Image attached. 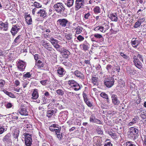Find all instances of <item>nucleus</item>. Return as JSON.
<instances>
[{
    "mask_svg": "<svg viewBox=\"0 0 146 146\" xmlns=\"http://www.w3.org/2000/svg\"><path fill=\"white\" fill-rule=\"evenodd\" d=\"M62 54L64 57L67 58L68 56L70 55V52L66 49L65 48L63 47L60 52Z\"/></svg>",
    "mask_w": 146,
    "mask_h": 146,
    "instance_id": "9",
    "label": "nucleus"
},
{
    "mask_svg": "<svg viewBox=\"0 0 146 146\" xmlns=\"http://www.w3.org/2000/svg\"><path fill=\"white\" fill-rule=\"evenodd\" d=\"M94 30L95 31L99 30L103 33H105L106 32L104 29V27L101 26L97 27L94 29Z\"/></svg>",
    "mask_w": 146,
    "mask_h": 146,
    "instance_id": "32",
    "label": "nucleus"
},
{
    "mask_svg": "<svg viewBox=\"0 0 146 146\" xmlns=\"http://www.w3.org/2000/svg\"><path fill=\"white\" fill-rule=\"evenodd\" d=\"M85 4L84 0H76L75 6L76 11H78L80 8H84Z\"/></svg>",
    "mask_w": 146,
    "mask_h": 146,
    "instance_id": "3",
    "label": "nucleus"
},
{
    "mask_svg": "<svg viewBox=\"0 0 146 146\" xmlns=\"http://www.w3.org/2000/svg\"><path fill=\"white\" fill-rule=\"evenodd\" d=\"M25 20L27 24L29 25L32 24V19L29 14L26 16Z\"/></svg>",
    "mask_w": 146,
    "mask_h": 146,
    "instance_id": "24",
    "label": "nucleus"
},
{
    "mask_svg": "<svg viewBox=\"0 0 146 146\" xmlns=\"http://www.w3.org/2000/svg\"><path fill=\"white\" fill-rule=\"evenodd\" d=\"M5 106L6 108H9L12 107L13 106V104L11 103L7 102L6 103Z\"/></svg>",
    "mask_w": 146,
    "mask_h": 146,
    "instance_id": "54",
    "label": "nucleus"
},
{
    "mask_svg": "<svg viewBox=\"0 0 146 146\" xmlns=\"http://www.w3.org/2000/svg\"><path fill=\"white\" fill-rule=\"evenodd\" d=\"M71 87L72 88H74V90L76 91L79 90L81 88L80 86L77 82L72 85Z\"/></svg>",
    "mask_w": 146,
    "mask_h": 146,
    "instance_id": "26",
    "label": "nucleus"
},
{
    "mask_svg": "<svg viewBox=\"0 0 146 146\" xmlns=\"http://www.w3.org/2000/svg\"><path fill=\"white\" fill-rule=\"evenodd\" d=\"M62 47L61 46L58 44L56 45V46H55V47L54 48L57 51L60 52L62 49Z\"/></svg>",
    "mask_w": 146,
    "mask_h": 146,
    "instance_id": "42",
    "label": "nucleus"
},
{
    "mask_svg": "<svg viewBox=\"0 0 146 146\" xmlns=\"http://www.w3.org/2000/svg\"><path fill=\"white\" fill-rule=\"evenodd\" d=\"M111 98L113 104L114 105L118 106L120 104V101L118 99L117 96L114 94H112Z\"/></svg>",
    "mask_w": 146,
    "mask_h": 146,
    "instance_id": "8",
    "label": "nucleus"
},
{
    "mask_svg": "<svg viewBox=\"0 0 146 146\" xmlns=\"http://www.w3.org/2000/svg\"><path fill=\"white\" fill-rule=\"evenodd\" d=\"M11 116L13 119H18V114L16 113H12Z\"/></svg>",
    "mask_w": 146,
    "mask_h": 146,
    "instance_id": "46",
    "label": "nucleus"
},
{
    "mask_svg": "<svg viewBox=\"0 0 146 146\" xmlns=\"http://www.w3.org/2000/svg\"><path fill=\"white\" fill-rule=\"evenodd\" d=\"M103 27H104V30L105 31L107 30H108V29H109L110 28V26L109 25V24L108 23H104L103 25Z\"/></svg>",
    "mask_w": 146,
    "mask_h": 146,
    "instance_id": "36",
    "label": "nucleus"
},
{
    "mask_svg": "<svg viewBox=\"0 0 146 146\" xmlns=\"http://www.w3.org/2000/svg\"><path fill=\"white\" fill-rule=\"evenodd\" d=\"M49 129L51 131H55V132L56 133H59L60 131L58 130V129L56 128H53V127H49Z\"/></svg>",
    "mask_w": 146,
    "mask_h": 146,
    "instance_id": "44",
    "label": "nucleus"
},
{
    "mask_svg": "<svg viewBox=\"0 0 146 146\" xmlns=\"http://www.w3.org/2000/svg\"><path fill=\"white\" fill-rule=\"evenodd\" d=\"M138 133V130L137 129L133 127H131L129 128V129L128 135L129 137L131 138L134 137V138H136L139 135Z\"/></svg>",
    "mask_w": 146,
    "mask_h": 146,
    "instance_id": "1",
    "label": "nucleus"
},
{
    "mask_svg": "<svg viewBox=\"0 0 146 146\" xmlns=\"http://www.w3.org/2000/svg\"><path fill=\"white\" fill-rule=\"evenodd\" d=\"M37 14L39 15L40 17L44 18L46 16L47 12L45 9L42 8L40 9L37 12Z\"/></svg>",
    "mask_w": 146,
    "mask_h": 146,
    "instance_id": "12",
    "label": "nucleus"
},
{
    "mask_svg": "<svg viewBox=\"0 0 146 146\" xmlns=\"http://www.w3.org/2000/svg\"><path fill=\"white\" fill-rule=\"evenodd\" d=\"M94 36L97 38L100 39L103 38L102 36L99 34L96 33L94 34Z\"/></svg>",
    "mask_w": 146,
    "mask_h": 146,
    "instance_id": "50",
    "label": "nucleus"
},
{
    "mask_svg": "<svg viewBox=\"0 0 146 146\" xmlns=\"http://www.w3.org/2000/svg\"><path fill=\"white\" fill-rule=\"evenodd\" d=\"M14 83L15 84L16 86L19 85L20 84L19 82L17 80H16L15 81Z\"/></svg>",
    "mask_w": 146,
    "mask_h": 146,
    "instance_id": "64",
    "label": "nucleus"
},
{
    "mask_svg": "<svg viewBox=\"0 0 146 146\" xmlns=\"http://www.w3.org/2000/svg\"><path fill=\"white\" fill-rule=\"evenodd\" d=\"M24 135L25 137V143L26 146H31L32 144V135H29L28 133H25Z\"/></svg>",
    "mask_w": 146,
    "mask_h": 146,
    "instance_id": "5",
    "label": "nucleus"
},
{
    "mask_svg": "<svg viewBox=\"0 0 146 146\" xmlns=\"http://www.w3.org/2000/svg\"><path fill=\"white\" fill-rule=\"evenodd\" d=\"M57 93L60 95H62L64 94V92L61 90L58 89L56 91Z\"/></svg>",
    "mask_w": 146,
    "mask_h": 146,
    "instance_id": "55",
    "label": "nucleus"
},
{
    "mask_svg": "<svg viewBox=\"0 0 146 146\" xmlns=\"http://www.w3.org/2000/svg\"><path fill=\"white\" fill-rule=\"evenodd\" d=\"M56 110H56L55 111V110H48L46 112V116L49 118H51L53 114L56 113Z\"/></svg>",
    "mask_w": 146,
    "mask_h": 146,
    "instance_id": "20",
    "label": "nucleus"
},
{
    "mask_svg": "<svg viewBox=\"0 0 146 146\" xmlns=\"http://www.w3.org/2000/svg\"><path fill=\"white\" fill-rule=\"evenodd\" d=\"M89 45V44L88 43L86 42L80 44V47L82 50L85 51L89 48L90 47Z\"/></svg>",
    "mask_w": 146,
    "mask_h": 146,
    "instance_id": "17",
    "label": "nucleus"
},
{
    "mask_svg": "<svg viewBox=\"0 0 146 146\" xmlns=\"http://www.w3.org/2000/svg\"><path fill=\"white\" fill-rule=\"evenodd\" d=\"M94 13L95 14L100 13L101 12V9L99 6L95 7L93 9Z\"/></svg>",
    "mask_w": 146,
    "mask_h": 146,
    "instance_id": "28",
    "label": "nucleus"
},
{
    "mask_svg": "<svg viewBox=\"0 0 146 146\" xmlns=\"http://www.w3.org/2000/svg\"><path fill=\"white\" fill-rule=\"evenodd\" d=\"M57 73L59 74V76L61 77L65 74V72L63 68L59 67L57 70Z\"/></svg>",
    "mask_w": 146,
    "mask_h": 146,
    "instance_id": "22",
    "label": "nucleus"
},
{
    "mask_svg": "<svg viewBox=\"0 0 146 146\" xmlns=\"http://www.w3.org/2000/svg\"><path fill=\"white\" fill-rule=\"evenodd\" d=\"M32 98L34 99H36L38 97V90L36 89L34 90L32 94Z\"/></svg>",
    "mask_w": 146,
    "mask_h": 146,
    "instance_id": "23",
    "label": "nucleus"
},
{
    "mask_svg": "<svg viewBox=\"0 0 146 146\" xmlns=\"http://www.w3.org/2000/svg\"><path fill=\"white\" fill-rule=\"evenodd\" d=\"M114 82V79L111 77L104 80V84L107 87L110 88L113 85Z\"/></svg>",
    "mask_w": 146,
    "mask_h": 146,
    "instance_id": "4",
    "label": "nucleus"
},
{
    "mask_svg": "<svg viewBox=\"0 0 146 146\" xmlns=\"http://www.w3.org/2000/svg\"><path fill=\"white\" fill-rule=\"evenodd\" d=\"M86 104L90 107H91L92 106V104L90 101H88V100H87L84 101Z\"/></svg>",
    "mask_w": 146,
    "mask_h": 146,
    "instance_id": "58",
    "label": "nucleus"
},
{
    "mask_svg": "<svg viewBox=\"0 0 146 146\" xmlns=\"http://www.w3.org/2000/svg\"><path fill=\"white\" fill-rule=\"evenodd\" d=\"M141 23L139 21H137L135 23V25L133 27L134 28H137L139 26H140L141 25Z\"/></svg>",
    "mask_w": 146,
    "mask_h": 146,
    "instance_id": "52",
    "label": "nucleus"
},
{
    "mask_svg": "<svg viewBox=\"0 0 146 146\" xmlns=\"http://www.w3.org/2000/svg\"><path fill=\"white\" fill-rule=\"evenodd\" d=\"M20 29V27L18 25H13L11 31L12 35L15 36Z\"/></svg>",
    "mask_w": 146,
    "mask_h": 146,
    "instance_id": "13",
    "label": "nucleus"
},
{
    "mask_svg": "<svg viewBox=\"0 0 146 146\" xmlns=\"http://www.w3.org/2000/svg\"><path fill=\"white\" fill-rule=\"evenodd\" d=\"M26 62L22 60H19L17 63L18 68L21 71L24 70L26 66Z\"/></svg>",
    "mask_w": 146,
    "mask_h": 146,
    "instance_id": "6",
    "label": "nucleus"
},
{
    "mask_svg": "<svg viewBox=\"0 0 146 146\" xmlns=\"http://www.w3.org/2000/svg\"><path fill=\"white\" fill-rule=\"evenodd\" d=\"M43 46L48 50L50 51H51L53 49L52 45L48 43L45 45L43 44Z\"/></svg>",
    "mask_w": 146,
    "mask_h": 146,
    "instance_id": "29",
    "label": "nucleus"
},
{
    "mask_svg": "<svg viewBox=\"0 0 146 146\" xmlns=\"http://www.w3.org/2000/svg\"><path fill=\"white\" fill-rule=\"evenodd\" d=\"M65 37V38L68 40H71L73 37L72 35L70 34H66Z\"/></svg>",
    "mask_w": 146,
    "mask_h": 146,
    "instance_id": "38",
    "label": "nucleus"
},
{
    "mask_svg": "<svg viewBox=\"0 0 146 146\" xmlns=\"http://www.w3.org/2000/svg\"><path fill=\"white\" fill-rule=\"evenodd\" d=\"M21 35H19L15 39L14 42L17 44H18L21 41L20 39Z\"/></svg>",
    "mask_w": 146,
    "mask_h": 146,
    "instance_id": "30",
    "label": "nucleus"
},
{
    "mask_svg": "<svg viewBox=\"0 0 146 146\" xmlns=\"http://www.w3.org/2000/svg\"><path fill=\"white\" fill-rule=\"evenodd\" d=\"M93 145L94 146H100L102 145H101V141L100 139L97 136L94 137L93 138Z\"/></svg>",
    "mask_w": 146,
    "mask_h": 146,
    "instance_id": "11",
    "label": "nucleus"
},
{
    "mask_svg": "<svg viewBox=\"0 0 146 146\" xmlns=\"http://www.w3.org/2000/svg\"><path fill=\"white\" fill-rule=\"evenodd\" d=\"M135 70H129V73L130 74H134L135 73Z\"/></svg>",
    "mask_w": 146,
    "mask_h": 146,
    "instance_id": "62",
    "label": "nucleus"
},
{
    "mask_svg": "<svg viewBox=\"0 0 146 146\" xmlns=\"http://www.w3.org/2000/svg\"><path fill=\"white\" fill-rule=\"evenodd\" d=\"M101 97L106 99L107 103H109L110 100L109 99L108 95L105 92H102L100 94Z\"/></svg>",
    "mask_w": 146,
    "mask_h": 146,
    "instance_id": "27",
    "label": "nucleus"
},
{
    "mask_svg": "<svg viewBox=\"0 0 146 146\" xmlns=\"http://www.w3.org/2000/svg\"><path fill=\"white\" fill-rule=\"evenodd\" d=\"M47 39L50 41L52 44H53V43H54V42H56L58 41L57 40L55 39L52 37L48 38V39Z\"/></svg>",
    "mask_w": 146,
    "mask_h": 146,
    "instance_id": "34",
    "label": "nucleus"
},
{
    "mask_svg": "<svg viewBox=\"0 0 146 146\" xmlns=\"http://www.w3.org/2000/svg\"><path fill=\"white\" fill-rule=\"evenodd\" d=\"M7 128H4L3 126H0V134L3 133L4 131H6Z\"/></svg>",
    "mask_w": 146,
    "mask_h": 146,
    "instance_id": "45",
    "label": "nucleus"
},
{
    "mask_svg": "<svg viewBox=\"0 0 146 146\" xmlns=\"http://www.w3.org/2000/svg\"><path fill=\"white\" fill-rule=\"evenodd\" d=\"M53 7L56 12L61 14H62L65 9L64 5L61 3H58L55 4Z\"/></svg>",
    "mask_w": 146,
    "mask_h": 146,
    "instance_id": "2",
    "label": "nucleus"
},
{
    "mask_svg": "<svg viewBox=\"0 0 146 146\" xmlns=\"http://www.w3.org/2000/svg\"><path fill=\"white\" fill-rule=\"evenodd\" d=\"M19 113L22 115H27L28 114V113L25 108L22 107L19 110Z\"/></svg>",
    "mask_w": 146,
    "mask_h": 146,
    "instance_id": "19",
    "label": "nucleus"
},
{
    "mask_svg": "<svg viewBox=\"0 0 146 146\" xmlns=\"http://www.w3.org/2000/svg\"><path fill=\"white\" fill-rule=\"evenodd\" d=\"M50 127H53V128H56L58 129V131H60L61 129V127L59 125L57 124H53L51 125Z\"/></svg>",
    "mask_w": 146,
    "mask_h": 146,
    "instance_id": "37",
    "label": "nucleus"
},
{
    "mask_svg": "<svg viewBox=\"0 0 146 146\" xmlns=\"http://www.w3.org/2000/svg\"><path fill=\"white\" fill-rule=\"evenodd\" d=\"M77 38L79 41L80 42L83 41L84 39V38L81 35H79L77 37Z\"/></svg>",
    "mask_w": 146,
    "mask_h": 146,
    "instance_id": "56",
    "label": "nucleus"
},
{
    "mask_svg": "<svg viewBox=\"0 0 146 146\" xmlns=\"http://www.w3.org/2000/svg\"><path fill=\"white\" fill-rule=\"evenodd\" d=\"M74 74L76 77L81 80H83L84 78V75L77 70L74 72Z\"/></svg>",
    "mask_w": 146,
    "mask_h": 146,
    "instance_id": "18",
    "label": "nucleus"
},
{
    "mask_svg": "<svg viewBox=\"0 0 146 146\" xmlns=\"http://www.w3.org/2000/svg\"><path fill=\"white\" fill-rule=\"evenodd\" d=\"M56 133L57 137L60 140L62 137V134H60V133Z\"/></svg>",
    "mask_w": 146,
    "mask_h": 146,
    "instance_id": "61",
    "label": "nucleus"
},
{
    "mask_svg": "<svg viewBox=\"0 0 146 146\" xmlns=\"http://www.w3.org/2000/svg\"><path fill=\"white\" fill-rule=\"evenodd\" d=\"M8 28V26L7 22L3 23L2 21H0V30L7 31Z\"/></svg>",
    "mask_w": 146,
    "mask_h": 146,
    "instance_id": "14",
    "label": "nucleus"
},
{
    "mask_svg": "<svg viewBox=\"0 0 146 146\" xmlns=\"http://www.w3.org/2000/svg\"><path fill=\"white\" fill-rule=\"evenodd\" d=\"M91 16L90 13L88 12L87 13L85 14L84 16V18L86 19H88Z\"/></svg>",
    "mask_w": 146,
    "mask_h": 146,
    "instance_id": "57",
    "label": "nucleus"
},
{
    "mask_svg": "<svg viewBox=\"0 0 146 146\" xmlns=\"http://www.w3.org/2000/svg\"><path fill=\"white\" fill-rule=\"evenodd\" d=\"M120 55L126 59H129V57L127 56L125 54H124L123 53L120 52L119 53Z\"/></svg>",
    "mask_w": 146,
    "mask_h": 146,
    "instance_id": "47",
    "label": "nucleus"
},
{
    "mask_svg": "<svg viewBox=\"0 0 146 146\" xmlns=\"http://www.w3.org/2000/svg\"><path fill=\"white\" fill-rule=\"evenodd\" d=\"M23 76L24 79H26L31 77V75L30 72H27L26 74H24Z\"/></svg>",
    "mask_w": 146,
    "mask_h": 146,
    "instance_id": "39",
    "label": "nucleus"
},
{
    "mask_svg": "<svg viewBox=\"0 0 146 146\" xmlns=\"http://www.w3.org/2000/svg\"><path fill=\"white\" fill-rule=\"evenodd\" d=\"M34 5L37 9L40 8L42 7L41 5L37 2H35L34 3Z\"/></svg>",
    "mask_w": 146,
    "mask_h": 146,
    "instance_id": "41",
    "label": "nucleus"
},
{
    "mask_svg": "<svg viewBox=\"0 0 146 146\" xmlns=\"http://www.w3.org/2000/svg\"><path fill=\"white\" fill-rule=\"evenodd\" d=\"M8 96L12 98H15V96L11 92H9Z\"/></svg>",
    "mask_w": 146,
    "mask_h": 146,
    "instance_id": "63",
    "label": "nucleus"
},
{
    "mask_svg": "<svg viewBox=\"0 0 146 146\" xmlns=\"http://www.w3.org/2000/svg\"><path fill=\"white\" fill-rule=\"evenodd\" d=\"M74 0H65V4L67 6L70 7L73 4Z\"/></svg>",
    "mask_w": 146,
    "mask_h": 146,
    "instance_id": "25",
    "label": "nucleus"
},
{
    "mask_svg": "<svg viewBox=\"0 0 146 146\" xmlns=\"http://www.w3.org/2000/svg\"><path fill=\"white\" fill-rule=\"evenodd\" d=\"M44 64L43 63H41L40 64H36L35 66L37 68L41 69L44 66Z\"/></svg>",
    "mask_w": 146,
    "mask_h": 146,
    "instance_id": "53",
    "label": "nucleus"
},
{
    "mask_svg": "<svg viewBox=\"0 0 146 146\" xmlns=\"http://www.w3.org/2000/svg\"><path fill=\"white\" fill-rule=\"evenodd\" d=\"M96 119V118L94 115H92L90 117V122L94 123Z\"/></svg>",
    "mask_w": 146,
    "mask_h": 146,
    "instance_id": "40",
    "label": "nucleus"
},
{
    "mask_svg": "<svg viewBox=\"0 0 146 146\" xmlns=\"http://www.w3.org/2000/svg\"><path fill=\"white\" fill-rule=\"evenodd\" d=\"M3 141L5 144L12 143L11 135L10 133L7 134L3 139Z\"/></svg>",
    "mask_w": 146,
    "mask_h": 146,
    "instance_id": "7",
    "label": "nucleus"
},
{
    "mask_svg": "<svg viewBox=\"0 0 146 146\" xmlns=\"http://www.w3.org/2000/svg\"><path fill=\"white\" fill-rule=\"evenodd\" d=\"M140 41L136 38H133L131 41V44L135 48H137L138 46L140 43Z\"/></svg>",
    "mask_w": 146,
    "mask_h": 146,
    "instance_id": "15",
    "label": "nucleus"
},
{
    "mask_svg": "<svg viewBox=\"0 0 146 146\" xmlns=\"http://www.w3.org/2000/svg\"><path fill=\"white\" fill-rule=\"evenodd\" d=\"M76 82L74 80H70L68 81V84L71 86Z\"/></svg>",
    "mask_w": 146,
    "mask_h": 146,
    "instance_id": "48",
    "label": "nucleus"
},
{
    "mask_svg": "<svg viewBox=\"0 0 146 146\" xmlns=\"http://www.w3.org/2000/svg\"><path fill=\"white\" fill-rule=\"evenodd\" d=\"M83 29V28L82 27H77L75 29L76 33L77 34H79L82 32Z\"/></svg>",
    "mask_w": 146,
    "mask_h": 146,
    "instance_id": "33",
    "label": "nucleus"
},
{
    "mask_svg": "<svg viewBox=\"0 0 146 146\" xmlns=\"http://www.w3.org/2000/svg\"><path fill=\"white\" fill-rule=\"evenodd\" d=\"M92 81L94 85H96L98 82V78L95 76H93L91 78Z\"/></svg>",
    "mask_w": 146,
    "mask_h": 146,
    "instance_id": "31",
    "label": "nucleus"
},
{
    "mask_svg": "<svg viewBox=\"0 0 146 146\" xmlns=\"http://www.w3.org/2000/svg\"><path fill=\"white\" fill-rule=\"evenodd\" d=\"M68 21L66 19H60L57 21V23L62 27H65L66 26Z\"/></svg>",
    "mask_w": 146,
    "mask_h": 146,
    "instance_id": "10",
    "label": "nucleus"
},
{
    "mask_svg": "<svg viewBox=\"0 0 146 146\" xmlns=\"http://www.w3.org/2000/svg\"><path fill=\"white\" fill-rule=\"evenodd\" d=\"M137 120V118H134L133 119L132 121L129 123V124L130 125H132V124L136 123Z\"/></svg>",
    "mask_w": 146,
    "mask_h": 146,
    "instance_id": "51",
    "label": "nucleus"
},
{
    "mask_svg": "<svg viewBox=\"0 0 146 146\" xmlns=\"http://www.w3.org/2000/svg\"><path fill=\"white\" fill-rule=\"evenodd\" d=\"M48 81V80H42L40 81V83L43 86H46L47 84V82Z\"/></svg>",
    "mask_w": 146,
    "mask_h": 146,
    "instance_id": "59",
    "label": "nucleus"
},
{
    "mask_svg": "<svg viewBox=\"0 0 146 146\" xmlns=\"http://www.w3.org/2000/svg\"><path fill=\"white\" fill-rule=\"evenodd\" d=\"M106 69L107 70L108 72L110 73L112 71V66L111 65H108L106 66Z\"/></svg>",
    "mask_w": 146,
    "mask_h": 146,
    "instance_id": "43",
    "label": "nucleus"
},
{
    "mask_svg": "<svg viewBox=\"0 0 146 146\" xmlns=\"http://www.w3.org/2000/svg\"><path fill=\"white\" fill-rule=\"evenodd\" d=\"M126 146H136L131 141L127 142L126 143Z\"/></svg>",
    "mask_w": 146,
    "mask_h": 146,
    "instance_id": "49",
    "label": "nucleus"
},
{
    "mask_svg": "<svg viewBox=\"0 0 146 146\" xmlns=\"http://www.w3.org/2000/svg\"><path fill=\"white\" fill-rule=\"evenodd\" d=\"M84 98V101L88 100L87 97V95L84 92H83L82 94Z\"/></svg>",
    "mask_w": 146,
    "mask_h": 146,
    "instance_id": "60",
    "label": "nucleus"
},
{
    "mask_svg": "<svg viewBox=\"0 0 146 146\" xmlns=\"http://www.w3.org/2000/svg\"><path fill=\"white\" fill-rule=\"evenodd\" d=\"M19 131L17 130L15 131L14 132L13 134V136L14 138L17 139H18V137L19 135Z\"/></svg>",
    "mask_w": 146,
    "mask_h": 146,
    "instance_id": "35",
    "label": "nucleus"
},
{
    "mask_svg": "<svg viewBox=\"0 0 146 146\" xmlns=\"http://www.w3.org/2000/svg\"><path fill=\"white\" fill-rule=\"evenodd\" d=\"M133 64L138 68L141 69L142 68V64L141 62L139 60L133 62Z\"/></svg>",
    "mask_w": 146,
    "mask_h": 146,
    "instance_id": "21",
    "label": "nucleus"
},
{
    "mask_svg": "<svg viewBox=\"0 0 146 146\" xmlns=\"http://www.w3.org/2000/svg\"><path fill=\"white\" fill-rule=\"evenodd\" d=\"M108 16L112 21L116 22L117 21L118 17L117 13H111L108 15Z\"/></svg>",
    "mask_w": 146,
    "mask_h": 146,
    "instance_id": "16",
    "label": "nucleus"
}]
</instances>
